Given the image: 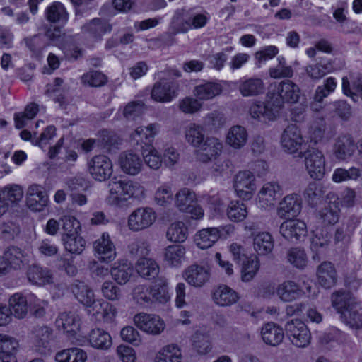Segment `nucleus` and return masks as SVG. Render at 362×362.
Returning a JSON list of instances; mask_svg holds the SVG:
<instances>
[{"label": "nucleus", "instance_id": "f257e3e1", "mask_svg": "<svg viewBox=\"0 0 362 362\" xmlns=\"http://www.w3.org/2000/svg\"><path fill=\"white\" fill-rule=\"evenodd\" d=\"M107 202L113 206L124 207L130 199H140L144 197L145 189L139 182L132 180H117L114 178L109 182Z\"/></svg>", "mask_w": 362, "mask_h": 362}, {"label": "nucleus", "instance_id": "f03ea898", "mask_svg": "<svg viewBox=\"0 0 362 362\" xmlns=\"http://www.w3.org/2000/svg\"><path fill=\"white\" fill-rule=\"evenodd\" d=\"M301 91L299 86L289 79L269 86L267 97L272 99V105L278 110L284 107V103H296L299 101Z\"/></svg>", "mask_w": 362, "mask_h": 362}, {"label": "nucleus", "instance_id": "7ed1b4c3", "mask_svg": "<svg viewBox=\"0 0 362 362\" xmlns=\"http://www.w3.org/2000/svg\"><path fill=\"white\" fill-rule=\"evenodd\" d=\"M299 157L304 158L306 173L313 180H322L326 175V158L317 148H308L299 153Z\"/></svg>", "mask_w": 362, "mask_h": 362}, {"label": "nucleus", "instance_id": "20e7f679", "mask_svg": "<svg viewBox=\"0 0 362 362\" xmlns=\"http://www.w3.org/2000/svg\"><path fill=\"white\" fill-rule=\"evenodd\" d=\"M233 230L234 228L231 225L204 228L197 232L194 237V242L200 249H207L219 238H226L227 235L233 233Z\"/></svg>", "mask_w": 362, "mask_h": 362}, {"label": "nucleus", "instance_id": "39448f33", "mask_svg": "<svg viewBox=\"0 0 362 362\" xmlns=\"http://www.w3.org/2000/svg\"><path fill=\"white\" fill-rule=\"evenodd\" d=\"M178 92L179 83L177 81L161 79L153 84L151 97L155 102L166 103L176 98Z\"/></svg>", "mask_w": 362, "mask_h": 362}, {"label": "nucleus", "instance_id": "423d86ee", "mask_svg": "<svg viewBox=\"0 0 362 362\" xmlns=\"http://www.w3.org/2000/svg\"><path fill=\"white\" fill-rule=\"evenodd\" d=\"M156 219V214L151 207H139L134 210L128 218V227L134 232L148 228Z\"/></svg>", "mask_w": 362, "mask_h": 362}, {"label": "nucleus", "instance_id": "0eeeda50", "mask_svg": "<svg viewBox=\"0 0 362 362\" xmlns=\"http://www.w3.org/2000/svg\"><path fill=\"white\" fill-rule=\"evenodd\" d=\"M283 194V188L278 182L270 181L264 183L257 194L259 207L263 209L274 207Z\"/></svg>", "mask_w": 362, "mask_h": 362}, {"label": "nucleus", "instance_id": "6e6552de", "mask_svg": "<svg viewBox=\"0 0 362 362\" xmlns=\"http://www.w3.org/2000/svg\"><path fill=\"white\" fill-rule=\"evenodd\" d=\"M88 169L91 177L99 182L109 179L113 172L112 161L105 155L93 156L88 162Z\"/></svg>", "mask_w": 362, "mask_h": 362}, {"label": "nucleus", "instance_id": "1a4fd4ad", "mask_svg": "<svg viewBox=\"0 0 362 362\" xmlns=\"http://www.w3.org/2000/svg\"><path fill=\"white\" fill-rule=\"evenodd\" d=\"M286 334L291 343L298 347H305L309 344L310 332L305 324L300 320H292L285 326Z\"/></svg>", "mask_w": 362, "mask_h": 362}, {"label": "nucleus", "instance_id": "9d476101", "mask_svg": "<svg viewBox=\"0 0 362 362\" xmlns=\"http://www.w3.org/2000/svg\"><path fill=\"white\" fill-rule=\"evenodd\" d=\"M182 276L190 286L201 288L209 281L211 269L207 265L193 264L184 270Z\"/></svg>", "mask_w": 362, "mask_h": 362}, {"label": "nucleus", "instance_id": "9b49d317", "mask_svg": "<svg viewBox=\"0 0 362 362\" xmlns=\"http://www.w3.org/2000/svg\"><path fill=\"white\" fill-rule=\"evenodd\" d=\"M234 187L238 197L249 199L256 189V180L252 173L248 170L238 172L235 176Z\"/></svg>", "mask_w": 362, "mask_h": 362}, {"label": "nucleus", "instance_id": "f8f14e48", "mask_svg": "<svg viewBox=\"0 0 362 362\" xmlns=\"http://www.w3.org/2000/svg\"><path fill=\"white\" fill-rule=\"evenodd\" d=\"M303 143L301 131L296 124H290L284 130L281 144L286 152L294 153L300 149Z\"/></svg>", "mask_w": 362, "mask_h": 362}, {"label": "nucleus", "instance_id": "ddd939ff", "mask_svg": "<svg viewBox=\"0 0 362 362\" xmlns=\"http://www.w3.org/2000/svg\"><path fill=\"white\" fill-rule=\"evenodd\" d=\"M26 200L30 209L42 211L47 206L49 198L43 186L33 184L27 189Z\"/></svg>", "mask_w": 362, "mask_h": 362}, {"label": "nucleus", "instance_id": "4468645a", "mask_svg": "<svg viewBox=\"0 0 362 362\" xmlns=\"http://www.w3.org/2000/svg\"><path fill=\"white\" fill-rule=\"evenodd\" d=\"M134 322L141 330L152 334H159L165 327L163 321L158 316L144 313L136 314Z\"/></svg>", "mask_w": 362, "mask_h": 362}, {"label": "nucleus", "instance_id": "2eb2a0df", "mask_svg": "<svg viewBox=\"0 0 362 362\" xmlns=\"http://www.w3.org/2000/svg\"><path fill=\"white\" fill-rule=\"evenodd\" d=\"M52 339V329L47 326H36L31 333L32 348L37 352L44 354L49 350Z\"/></svg>", "mask_w": 362, "mask_h": 362}, {"label": "nucleus", "instance_id": "dca6fc26", "mask_svg": "<svg viewBox=\"0 0 362 362\" xmlns=\"http://www.w3.org/2000/svg\"><path fill=\"white\" fill-rule=\"evenodd\" d=\"M197 158L202 163H208L218 156L223 148V143L216 137L206 136L202 145L197 147Z\"/></svg>", "mask_w": 362, "mask_h": 362}, {"label": "nucleus", "instance_id": "f3484780", "mask_svg": "<svg viewBox=\"0 0 362 362\" xmlns=\"http://www.w3.org/2000/svg\"><path fill=\"white\" fill-rule=\"evenodd\" d=\"M252 118L262 122L274 120L279 111L272 105V99L267 97L265 103L256 102L252 103L249 109Z\"/></svg>", "mask_w": 362, "mask_h": 362}, {"label": "nucleus", "instance_id": "a211bd4d", "mask_svg": "<svg viewBox=\"0 0 362 362\" xmlns=\"http://www.w3.org/2000/svg\"><path fill=\"white\" fill-rule=\"evenodd\" d=\"M279 230L281 235L291 242L300 240L307 234L306 224L298 219L284 221Z\"/></svg>", "mask_w": 362, "mask_h": 362}, {"label": "nucleus", "instance_id": "6ab92c4d", "mask_svg": "<svg viewBox=\"0 0 362 362\" xmlns=\"http://www.w3.org/2000/svg\"><path fill=\"white\" fill-rule=\"evenodd\" d=\"M87 312L95 317L96 321L107 320L112 318L116 314L115 308L109 303L103 299L93 298V302L85 304Z\"/></svg>", "mask_w": 362, "mask_h": 362}, {"label": "nucleus", "instance_id": "aec40b11", "mask_svg": "<svg viewBox=\"0 0 362 362\" xmlns=\"http://www.w3.org/2000/svg\"><path fill=\"white\" fill-rule=\"evenodd\" d=\"M301 211V200L296 194L284 197L277 209V214L281 218H291L297 216Z\"/></svg>", "mask_w": 362, "mask_h": 362}, {"label": "nucleus", "instance_id": "412c9836", "mask_svg": "<svg viewBox=\"0 0 362 362\" xmlns=\"http://www.w3.org/2000/svg\"><path fill=\"white\" fill-rule=\"evenodd\" d=\"M119 163L123 173L129 175H136L142 170V159L132 151H124L119 157Z\"/></svg>", "mask_w": 362, "mask_h": 362}, {"label": "nucleus", "instance_id": "4be33fe9", "mask_svg": "<svg viewBox=\"0 0 362 362\" xmlns=\"http://www.w3.org/2000/svg\"><path fill=\"white\" fill-rule=\"evenodd\" d=\"M95 251L100 255V259L104 262H112L116 257V249L110 235L103 233L101 236L93 243Z\"/></svg>", "mask_w": 362, "mask_h": 362}, {"label": "nucleus", "instance_id": "5701e85b", "mask_svg": "<svg viewBox=\"0 0 362 362\" xmlns=\"http://www.w3.org/2000/svg\"><path fill=\"white\" fill-rule=\"evenodd\" d=\"M111 30L112 26L110 24L98 18L86 22L81 28V33L83 35L95 40H101L103 35L107 32H110Z\"/></svg>", "mask_w": 362, "mask_h": 362}, {"label": "nucleus", "instance_id": "b1692460", "mask_svg": "<svg viewBox=\"0 0 362 362\" xmlns=\"http://www.w3.org/2000/svg\"><path fill=\"white\" fill-rule=\"evenodd\" d=\"M18 340L8 335L0 334V362H17Z\"/></svg>", "mask_w": 362, "mask_h": 362}, {"label": "nucleus", "instance_id": "393cba45", "mask_svg": "<svg viewBox=\"0 0 362 362\" xmlns=\"http://www.w3.org/2000/svg\"><path fill=\"white\" fill-rule=\"evenodd\" d=\"M238 90L243 97H255L264 92V83L260 78H243L239 81Z\"/></svg>", "mask_w": 362, "mask_h": 362}, {"label": "nucleus", "instance_id": "a878e982", "mask_svg": "<svg viewBox=\"0 0 362 362\" xmlns=\"http://www.w3.org/2000/svg\"><path fill=\"white\" fill-rule=\"evenodd\" d=\"M248 140V132L246 128L241 125H233L228 131L226 136V143L235 150L243 148Z\"/></svg>", "mask_w": 362, "mask_h": 362}, {"label": "nucleus", "instance_id": "bb28decb", "mask_svg": "<svg viewBox=\"0 0 362 362\" xmlns=\"http://www.w3.org/2000/svg\"><path fill=\"white\" fill-rule=\"evenodd\" d=\"M329 235L326 230L317 229L313 232L310 239V250L313 252L312 259L319 262L322 257L325 248L328 245Z\"/></svg>", "mask_w": 362, "mask_h": 362}, {"label": "nucleus", "instance_id": "cd10ccee", "mask_svg": "<svg viewBox=\"0 0 362 362\" xmlns=\"http://www.w3.org/2000/svg\"><path fill=\"white\" fill-rule=\"evenodd\" d=\"M214 303L220 306H230L239 299L237 292L226 285L216 287L212 294Z\"/></svg>", "mask_w": 362, "mask_h": 362}, {"label": "nucleus", "instance_id": "c85d7f7f", "mask_svg": "<svg viewBox=\"0 0 362 362\" xmlns=\"http://www.w3.org/2000/svg\"><path fill=\"white\" fill-rule=\"evenodd\" d=\"M355 151V144L351 136L342 135L339 136L334 146V154L339 160L350 158Z\"/></svg>", "mask_w": 362, "mask_h": 362}, {"label": "nucleus", "instance_id": "c756f323", "mask_svg": "<svg viewBox=\"0 0 362 362\" xmlns=\"http://www.w3.org/2000/svg\"><path fill=\"white\" fill-rule=\"evenodd\" d=\"M317 276L319 284L325 288H330L337 283V272L330 262H323L318 266Z\"/></svg>", "mask_w": 362, "mask_h": 362}, {"label": "nucleus", "instance_id": "7c9ffc66", "mask_svg": "<svg viewBox=\"0 0 362 362\" xmlns=\"http://www.w3.org/2000/svg\"><path fill=\"white\" fill-rule=\"evenodd\" d=\"M79 325L78 316L72 312L62 313L56 320V326L58 329L66 333H75L79 329Z\"/></svg>", "mask_w": 362, "mask_h": 362}, {"label": "nucleus", "instance_id": "2f4dec72", "mask_svg": "<svg viewBox=\"0 0 362 362\" xmlns=\"http://www.w3.org/2000/svg\"><path fill=\"white\" fill-rule=\"evenodd\" d=\"M261 335L263 341L270 346L279 345L284 339V334L283 329L274 323L265 324L261 331Z\"/></svg>", "mask_w": 362, "mask_h": 362}, {"label": "nucleus", "instance_id": "473e14b6", "mask_svg": "<svg viewBox=\"0 0 362 362\" xmlns=\"http://www.w3.org/2000/svg\"><path fill=\"white\" fill-rule=\"evenodd\" d=\"M186 250L181 245H171L165 249L164 260L171 267H180L185 260Z\"/></svg>", "mask_w": 362, "mask_h": 362}, {"label": "nucleus", "instance_id": "72a5a7b5", "mask_svg": "<svg viewBox=\"0 0 362 362\" xmlns=\"http://www.w3.org/2000/svg\"><path fill=\"white\" fill-rule=\"evenodd\" d=\"M222 90L223 87L220 83L205 81L195 86L194 94L199 100H207L220 95Z\"/></svg>", "mask_w": 362, "mask_h": 362}, {"label": "nucleus", "instance_id": "f704fd0d", "mask_svg": "<svg viewBox=\"0 0 362 362\" xmlns=\"http://www.w3.org/2000/svg\"><path fill=\"white\" fill-rule=\"evenodd\" d=\"M276 293L281 300L291 302L300 296L301 289L295 281L287 280L278 286Z\"/></svg>", "mask_w": 362, "mask_h": 362}, {"label": "nucleus", "instance_id": "c9c22d12", "mask_svg": "<svg viewBox=\"0 0 362 362\" xmlns=\"http://www.w3.org/2000/svg\"><path fill=\"white\" fill-rule=\"evenodd\" d=\"M204 127L196 123H190L185 130V135L187 142L192 146L197 148L204 141L206 136H205Z\"/></svg>", "mask_w": 362, "mask_h": 362}, {"label": "nucleus", "instance_id": "e433bc0d", "mask_svg": "<svg viewBox=\"0 0 362 362\" xmlns=\"http://www.w3.org/2000/svg\"><path fill=\"white\" fill-rule=\"evenodd\" d=\"M29 298L21 293H15L9 299V310L16 318L23 319L28 309Z\"/></svg>", "mask_w": 362, "mask_h": 362}, {"label": "nucleus", "instance_id": "4c0bfd02", "mask_svg": "<svg viewBox=\"0 0 362 362\" xmlns=\"http://www.w3.org/2000/svg\"><path fill=\"white\" fill-rule=\"evenodd\" d=\"M274 245V239L272 235L267 232L259 233L254 236V250L259 255L269 254Z\"/></svg>", "mask_w": 362, "mask_h": 362}, {"label": "nucleus", "instance_id": "58836bf2", "mask_svg": "<svg viewBox=\"0 0 362 362\" xmlns=\"http://www.w3.org/2000/svg\"><path fill=\"white\" fill-rule=\"evenodd\" d=\"M122 140L113 132L106 129L102 130L99 134L98 144L107 152L112 153L117 150L122 144Z\"/></svg>", "mask_w": 362, "mask_h": 362}, {"label": "nucleus", "instance_id": "ea45409f", "mask_svg": "<svg viewBox=\"0 0 362 362\" xmlns=\"http://www.w3.org/2000/svg\"><path fill=\"white\" fill-rule=\"evenodd\" d=\"M340 317L346 325L351 328H362V307L357 303L343 311Z\"/></svg>", "mask_w": 362, "mask_h": 362}, {"label": "nucleus", "instance_id": "a19ab883", "mask_svg": "<svg viewBox=\"0 0 362 362\" xmlns=\"http://www.w3.org/2000/svg\"><path fill=\"white\" fill-rule=\"evenodd\" d=\"M151 304L158 303H166L170 300V296L168 292V281L165 278H159L151 286Z\"/></svg>", "mask_w": 362, "mask_h": 362}, {"label": "nucleus", "instance_id": "79ce46f5", "mask_svg": "<svg viewBox=\"0 0 362 362\" xmlns=\"http://www.w3.org/2000/svg\"><path fill=\"white\" fill-rule=\"evenodd\" d=\"M91 346L98 349H107L112 345V338L108 332L102 329H93L88 335Z\"/></svg>", "mask_w": 362, "mask_h": 362}, {"label": "nucleus", "instance_id": "37998d69", "mask_svg": "<svg viewBox=\"0 0 362 362\" xmlns=\"http://www.w3.org/2000/svg\"><path fill=\"white\" fill-rule=\"evenodd\" d=\"M260 268L259 258L256 255H251L242 262L241 280L243 282L251 281L257 275Z\"/></svg>", "mask_w": 362, "mask_h": 362}, {"label": "nucleus", "instance_id": "c03bdc74", "mask_svg": "<svg viewBox=\"0 0 362 362\" xmlns=\"http://www.w3.org/2000/svg\"><path fill=\"white\" fill-rule=\"evenodd\" d=\"M134 273V269L127 261L119 262L112 267L110 274L114 280L120 285L127 284Z\"/></svg>", "mask_w": 362, "mask_h": 362}, {"label": "nucleus", "instance_id": "a18cd8bd", "mask_svg": "<svg viewBox=\"0 0 362 362\" xmlns=\"http://www.w3.org/2000/svg\"><path fill=\"white\" fill-rule=\"evenodd\" d=\"M2 255L11 269H21L25 264L24 254L23 251L17 247L13 246L8 247Z\"/></svg>", "mask_w": 362, "mask_h": 362}, {"label": "nucleus", "instance_id": "49530a36", "mask_svg": "<svg viewBox=\"0 0 362 362\" xmlns=\"http://www.w3.org/2000/svg\"><path fill=\"white\" fill-rule=\"evenodd\" d=\"M71 291L82 304H89L95 297L92 289L83 281L75 280L71 286Z\"/></svg>", "mask_w": 362, "mask_h": 362}, {"label": "nucleus", "instance_id": "de8ad7c7", "mask_svg": "<svg viewBox=\"0 0 362 362\" xmlns=\"http://www.w3.org/2000/svg\"><path fill=\"white\" fill-rule=\"evenodd\" d=\"M138 274L146 279H151L156 278L160 271L158 264L151 259H140L136 266Z\"/></svg>", "mask_w": 362, "mask_h": 362}, {"label": "nucleus", "instance_id": "09e8293b", "mask_svg": "<svg viewBox=\"0 0 362 362\" xmlns=\"http://www.w3.org/2000/svg\"><path fill=\"white\" fill-rule=\"evenodd\" d=\"M196 200L195 194L188 188L180 189L175 196V205L180 211H188Z\"/></svg>", "mask_w": 362, "mask_h": 362}, {"label": "nucleus", "instance_id": "8fccbe9b", "mask_svg": "<svg viewBox=\"0 0 362 362\" xmlns=\"http://www.w3.org/2000/svg\"><path fill=\"white\" fill-rule=\"evenodd\" d=\"M46 18L51 23H66L69 15L64 5L60 2H54L45 11Z\"/></svg>", "mask_w": 362, "mask_h": 362}, {"label": "nucleus", "instance_id": "3c124183", "mask_svg": "<svg viewBox=\"0 0 362 362\" xmlns=\"http://www.w3.org/2000/svg\"><path fill=\"white\" fill-rule=\"evenodd\" d=\"M28 279L33 284L45 285L52 280V274L47 269L38 265L31 266L28 271Z\"/></svg>", "mask_w": 362, "mask_h": 362}, {"label": "nucleus", "instance_id": "603ef678", "mask_svg": "<svg viewBox=\"0 0 362 362\" xmlns=\"http://www.w3.org/2000/svg\"><path fill=\"white\" fill-rule=\"evenodd\" d=\"M188 229L183 222L173 223L166 232L167 239L173 243H183L187 238Z\"/></svg>", "mask_w": 362, "mask_h": 362}, {"label": "nucleus", "instance_id": "864d4df0", "mask_svg": "<svg viewBox=\"0 0 362 362\" xmlns=\"http://www.w3.org/2000/svg\"><path fill=\"white\" fill-rule=\"evenodd\" d=\"M155 362H182L181 350L177 345H167L158 353Z\"/></svg>", "mask_w": 362, "mask_h": 362}, {"label": "nucleus", "instance_id": "5fc2aeb1", "mask_svg": "<svg viewBox=\"0 0 362 362\" xmlns=\"http://www.w3.org/2000/svg\"><path fill=\"white\" fill-rule=\"evenodd\" d=\"M56 359L59 362H86L87 355L81 349L71 348L57 353Z\"/></svg>", "mask_w": 362, "mask_h": 362}, {"label": "nucleus", "instance_id": "6e6d98bb", "mask_svg": "<svg viewBox=\"0 0 362 362\" xmlns=\"http://www.w3.org/2000/svg\"><path fill=\"white\" fill-rule=\"evenodd\" d=\"M226 214L231 221L240 222L247 215L246 205L240 201H232L228 206Z\"/></svg>", "mask_w": 362, "mask_h": 362}, {"label": "nucleus", "instance_id": "4d7b16f0", "mask_svg": "<svg viewBox=\"0 0 362 362\" xmlns=\"http://www.w3.org/2000/svg\"><path fill=\"white\" fill-rule=\"evenodd\" d=\"M62 241L65 249L73 254H81L85 249V240L78 235H63Z\"/></svg>", "mask_w": 362, "mask_h": 362}, {"label": "nucleus", "instance_id": "13d9d810", "mask_svg": "<svg viewBox=\"0 0 362 362\" xmlns=\"http://www.w3.org/2000/svg\"><path fill=\"white\" fill-rule=\"evenodd\" d=\"M185 10L183 8L175 11L170 23L171 29L175 33H186L191 28L190 20H185Z\"/></svg>", "mask_w": 362, "mask_h": 362}, {"label": "nucleus", "instance_id": "bf43d9fd", "mask_svg": "<svg viewBox=\"0 0 362 362\" xmlns=\"http://www.w3.org/2000/svg\"><path fill=\"white\" fill-rule=\"evenodd\" d=\"M332 306L342 315V312L348 310L351 305H355L348 293L338 291L332 295Z\"/></svg>", "mask_w": 362, "mask_h": 362}, {"label": "nucleus", "instance_id": "052dcab7", "mask_svg": "<svg viewBox=\"0 0 362 362\" xmlns=\"http://www.w3.org/2000/svg\"><path fill=\"white\" fill-rule=\"evenodd\" d=\"M325 192V187L322 184L311 182L304 191V197L310 204H315L320 200Z\"/></svg>", "mask_w": 362, "mask_h": 362}, {"label": "nucleus", "instance_id": "680f3d73", "mask_svg": "<svg viewBox=\"0 0 362 362\" xmlns=\"http://www.w3.org/2000/svg\"><path fill=\"white\" fill-rule=\"evenodd\" d=\"M159 129L158 124H151L147 127H139L132 134L133 139L138 143L139 141H143L144 139L147 142H151L152 139L157 134Z\"/></svg>", "mask_w": 362, "mask_h": 362}, {"label": "nucleus", "instance_id": "e2e57ef3", "mask_svg": "<svg viewBox=\"0 0 362 362\" xmlns=\"http://www.w3.org/2000/svg\"><path fill=\"white\" fill-rule=\"evenodd\" d=\"M0 196L5 202L12 204L18 203L23 196L22 187L18 185H11L5 187L0 193Z\"/></svg>", "mask_w": 362, "mask_h": 362}, {"label": "nucleus", "instance_id": "0e129e2a", "mask_svg": "<svg viewBox=\"0 0 362 362\" xmlns=\"http://www.w3.org/2000/svg\"><path fill=\"white\" fill-rule=\"evenodd\" d=\"M151 287L146 285H138L132 291V296L137 304L141 305H151Z\"/></svg>", "mask_w": 362, "mask_h": 362}, {"label": "nucleus", "instance_id": "69168bd1", "mask_svg": "<svg viewBox=\"0 0 362 362\" xmlns=\"http://www.w3.org/2000/svg\"><path fill=\"white\" fill-rule=\"evenodd\" d=\"M288 262L298 269H304L308 262L307 256L304 250L295 247L291 248L288 252Z\"/></svg>", "mask_w": 362, "mask_h": 362}, {"label": "nucleus", "instance_id": "338daca9", "mask_svg": "<svg viewBox=\"0 0 362 362\" xmlns=\"http://www.w3.org/2000/svg\"><path fill=\"white\" fill-rule=\"evenodd\" d=\"M305 72L313 80H319L327 74L331 72L332 66L329 64L317 63L305 66Z\"/></svg>", "mask_w": 362, "mask_h": 362}, {"label": "nucleus", "instance_id": "774afa93", "mask_svg": "<svg viewBox=\"0 0 362 362\" xmlns=\"http://www.w3.org/2000/svg\"><path fill=\"white\" fill-rule=\"evenodd\" d=\"M82 83L93 87L104 86L107 78L105 74L98 71H90L84 74L81 77Z\"/></svg>", "mask_w": 362, "mask_h": 362}]
</instances>
